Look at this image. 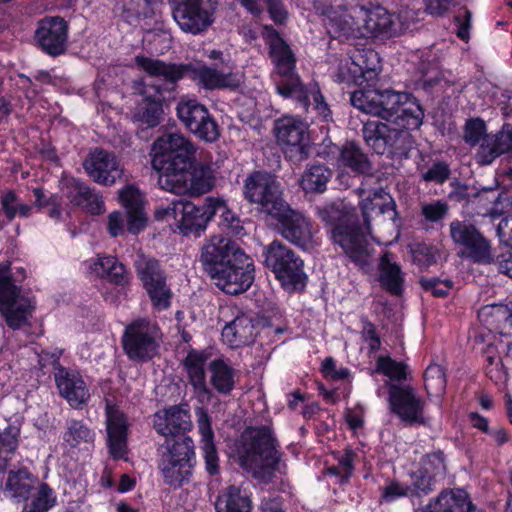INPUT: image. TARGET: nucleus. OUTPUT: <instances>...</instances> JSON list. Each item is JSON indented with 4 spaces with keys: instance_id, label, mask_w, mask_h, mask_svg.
Masks as SVG:
<instances>
[{
    "instance_id": "4c0bfd02",
    "label": "nucleus",
    "mask_w": 512,
    "mask_h": 512,
    "mask_svg": "<svg viewBox=\"0 0 512 512\" xmlns=\"http://www.w3.org/2000/svg\"><path fill=\"white\" fill-rule=\"evenodd\" d=\"M62 440L66 449H80L93 444L95 432L83 420L69 419L66 421Z\"/></svg>"
},
{
    "instance_id": "f257e3e1",
    "label": "nucleus",
    "mask_w": 512,
    "mask_h": 512,
    "mask_svg": "<svg viewBox=\"0 0 512 512\" xmlns=\"http://www.w3.org/2000/svg\"><path fill=\"white\" fill-rule=\"evenodd\" d=\"M360 208L365 225L358 224V217L352 206L342 201L316 207L318 217L332 226L330 236L333 244L338 245L349 259L361 269H366L372 262L368 235L373 216L388 215L394 221L397 215L396 203L383 188L366 191L359 188Z\"/></svg>"
},
{
    "instance_id": "3c124183",
    "label": "nucleus",
    "mask_w": 512,
    "mask_h": 512,
    "mask_svg": "<svg viewBox=\"0 0 512 512\" xmlns=\"http://www.w3.org/2000/svg\"><path fill=\"white\" fill-rule=\"evenodd\" d=\"M154 307L158 310L167 309L170 306L171 290L166 285V278L145 285Z\"/></svg>"
},
{
    "instance_id": "680f3d73",
    "label": "nucleus",
    "mask_w": 512,
    "mask_h": 512,
    "mask_svg": "<svg viewBox=\"0 0 512 512\" xmlns=\"http://www.w3.org/2000/svg\"><path fill=\"white\" fill-rule=\"evenodd\" d=\"M450 175L448 164L442 161L435 162L427 171L421 174V179L425 182L444 183Z\"/></svg>"
},
{
    "instance_id": "c9c22d12",
    "label": "nucleus",
    "mask_w": 512,
    "mask_h": 512,
    "mask_svg": "<svg viewBox=\"0 0 512 512\" xmlns=\"http://www.w3.org/2000/svg\"><path fill=\"white\" fill-rule=\"evenodd\" d=\"M424 512H473V505L464 490L442 491Z\"/></svg>"
},
{
    "instance_id": "9b49d317",
    "label": "nucleus",
    "mask_w": 512,
    "mask_h": 512,
    "mask_svg": "<svg viewBox=\"0 0 512 512\" xmlns=\"http://www.w3.org/2000/svg\"><path fill=\"white\" fill-rule=\"evenodd\" d=\"M264 256L266 267L271 269L283 287L296 289L304 286V262L293 250L274 240L264 248Z\"/></svg>"
},
{
    "instance_id": "9d476101",
    "label": "nucleus",
    "mask_w": 512,
    "mask_h": 512,
    "mask_svg": "<svg viewBox=\"0 0 512 512\" xmlns=\"http://www.w3.org/2000/svg\"><path fill=\"white\" fill-rule=\"evenodd\" d=\"M159 461V469L166 484L180 487L192 475L195 462L194 443L190 437L167 441Z\"/></svg>"
},
{
    "instance_id": "ea45409f",
    "label": "nucleus",
    "mask_w": 512,
    "mask_h": 512,
    "mask_svg": "<svg viewBox=\"0 0 512 512\" xmlns=\"http://www.w3.org/2000/svg\"><path fill=\"white\" fill-rule=\"evenodd\" d=\"M197 422L201 435V449L204 454L207 471L210 474H216L218 472V456L213 442L214 434L208 414L200 410L198 412Z\"/></svg>"
},
{
    "instance_id": "09e8293b",
    "label": "nucleus",
    "mask_w": 512,
    "mask_h": 512,
    "mask_svg": "<svg viewBox=\"0 0 512 512\" xmlns=\"http://www.w3.org/2000/svg\"><path fill=\"white\" fill-rule=\"evenodd\" d=\"M135 267L144 286L165 278L158 261L144 254L137 256Z\"/></svg>"
},
{
    "instance_id": "c756f323",
    "label": "nucleus",
    "mask_w": 512,
    "mask_h": 512,
    "mask_svg": "<svg viewBox=\"0 0 512 512\" xmlns=\"http://www.w3.org/2000/svg\"><path fill=\"white\" fill-rule=\"evenodd\" d=\"M505 153H512V126L509 124L504 125L498 133L486 138L476 152L475 160L480 165H488Z\"/></svg>"
},
{
    "instance_id": "a211bd4d",
    "label": "nucleus",
    "mask_w": 512,
    "mask_h": 512,
    "mask_svg": "<svg viewBox=\"0 0 512 512\" xmlns=\"http://www.w3.org/2000/svg\"><path fill=\"white\" fill-rule=\"evenodd\" d=\"M177 116L184 126L201 140L213 142L219 137V126L208 109L196 99L182 97L177 103Z\"/></svg>"
},
{
    "instance_id": "7ed1b4c3",
    "label": "nucleus",
    "mask_w": 512,
    "mask_h": 512,
    "mask_svg": "<svg viewBox=\"0 0 512 512\" xmlns=\"http://www.w3.org/2000/svg\"><path fill=\"white\" fill-rule=\"evenodd\" d=\"M200 262L214 284L226 294L247 291L255 278L253 260L235 242L222 235L206 240L200 251Z\"/></svg>"
},
{
    "instance_id": "473e14b6",
    "label": "nucleus",
    "mask_w": 512,
    "mask_h": 512,
    "mask_svg": "<svg viewBox=\"0 0 512 512\" xmlns=\"http://www.w3.org/2000/svg\"><path fill=\"white\" fill-rule=\"evenodd\" d=\"M478 318L491 332L500 335L512 333V308L507 305H486L479 310Z\"/></svg>"
},
{
    "instance_id": "393cba45",
    "label": "nucleus",
    "mask_w": 512,
    "mask_h": 512,
    "mask_svg": "<svg viewBox=\"0 0 512 512\" xmlns=\"http://www.w3.org/2000/svg\"><path fill=\"white\" fill-rule=\"evenodd\" d=\"M213 198H208L203 205L197 206L192 202L180 201L178 204L179 217L176 226L179 231L188 235L204 231L208 222L215 215Z\"/></svg>"
},
{
    "instance_id": "72a5a7b5",
    "label": "nucleus",
    "mask_w": 512,
    "mask_h": 512,
    "mask_svg": "<svg viewBox=\"0 0 512 512\" xmlns=\"http://www.w3.org/2000/svg\"><path fill=\"white\" fill-rule=\"evenodd\" d=\"M255 328L251 318L238 315L232 321L226 322L222 328V339L232 348L249 345L254 341Z\"/></svg>"
},
{
    "instance_id": "39448f33",
    "label": "nucleus",
    "mask_w": 512,
    "mask_h": 512,
    "mask_svg": "<svg viewBox=\"0 0 512 512\" xmlns=\"http://www.w3.org/2000/svg\"><path fill=\"white\" fill-rule=\"evenodd\" d=\"M350 102L366 114L381 117L387 122L396 121L401 127L419 128L424 117L416 99L405 92L360 89L351 93Z\"/></svg>"
},
{
    "instance_id": "7c9ffc66",
    "label": "nucleus",
    "mask_w": 512,
    "mask_h": 512,
    "mask_svg": "<svg viewBox=\"0 0 512 512\" xmlns=\"http://www.w3.org/2000/svg\"><path fill=\"white\" fill-rule=\"evenodd\" d=\"M142 102L138 105L135 118L148 127H156L163 114L160 88L145 85L141 90Z\"/></svg>"
},
{
    "instance_id": "e433bc0d",
    "label": "nucleus",
    "mask_w": 512,
    "mask_h": 512,
    "mask_svg": "<svg viewBox=\"0 0 512 512\" xmlns=\"http://www.w3.org/2000/svg\"><path fill=\"white\" fill-rule=\"evenodd\" d=\"M208 368L211 386L222 395L230 394L236 384V369L223 359L212 360Z\"/></svg>"
},
{
    "instance_id": "2f4dec72",
    "label": "nucleus",
    "mask_w": 512,
    "mask_h": 512,
    "mask_svg": "<svg viewBox=\"0 0 512 512\" xmlns=\"http://www.w3.org/2000/svg\"><path fill=\"white\" fill-rule=\"evenodd\" d=\"M37 478L26 468L11 470L2 486L4 497L15 502H24L28 499L31 491L36 487Z\"/></svg>"
},
{
    "instance_id": "f704fd0d",
    "label": "nucleus",
    "mask_w": 512,
    "mask_h": 512,
    "mask_svg": "<svg viewBox=\"0 0 512 512\" xmlns=\"http://www.w3.org/2000/svg\"><path fill=\"white\" fill-rule=\"evenodd\" d=\"M207 360V354L195 350L190 351L184 360L189 382L193 386L195 394L202 400L208 399L211 394L206 384L205 366Z\"/></svg>"
},
{
    "instance_id": "4d7b16f0",
    "label": "nucleus",
    "mask_w": 512,
    "mask_h": 512,
    "mask_svg": "<svg viewBox=\"0 0 512 512\" xmlns=\"http://www.w3.org/2000/svg\"><path fill=\"white\" fill-rule=\"evenodd\" d=\"M449 212V205L444 200H433L423 202L420 206L421 216L425 221L430 223H438L445 219Z\"/></svg>"
},
{
    "instance_id": "aec40b11",
    "label": "nucleus",
    "mask_w": 512,
    "mask_h": 512,
    "mask_svg": "<svg viewBox=\"0 0 512 512\" xmlns=\"http://www.w3.org/2000/svg\"><path fill=\"white\" fill-rule=\"evenodd\" d=\"M356 38H389L396 31V17L382 6L355 7Z\"/></svg>"
},
{
    "instance_id": "49530a36",
    "label": "nucleus",
    "mask_w": 512,
    "mask_h": 512,
    "mask_svg": "<svg viewBox=\"0 0 512 512\" xmlns=\"http://www.w3.org/2000/svg\"><path fill=\"white\" fill-rule=\"evenodd\" d=\"M215 214L220 215V226L228 234L240 236L244 234V227L240 218L232 212L224 200L213 198Z\"/></svg>"
},
{
    "instance_id": "20e7f679",
    "label": "nucleus",
    "mask_w": 512,
    "mask_h": 512,
    "mask_svg": "<svg viewBox=\"0 0 512 512\" xmlns=\"http://www.w3.org/2000/svg\"><path fill=\"white\" fill-rule=\"evenodd\" d=\"M270 57L275 65L276 91L285 98L296 99L304 108L314 109L324 120L330 117V110L317 84L305 87L295 73V56L289 45L276 33L269 36Z\"/></svg>"
},
{
    "instance_id": "8fccbe9b",
    "label": "nucleus",
    "mask_w": 512,
    "mask_h": 512,
    "mask_svg": "<svg viewBox=\"0 0 512 512\" xmlns=\"http://www.w3.org/2000/svg\"><path fill=\"white\" fill-rule=\"evenodd\" d=\"M492 134H487L486 124L481 118H471L467 120L464 129V140L470 146H478L477 151L484 144L486 138Z\"/></svg>"
},
{
    "instance_id": "6e6552de",
    "label": "nucleus",
    "mask_w": 512,
    "mask_h": 512,
    "mask_svg": "<svg viewBox=\"0 0 512 512\" xmlns=\"http://www.w3.org/2000/svg\"><path fill=\"white\" fill-rule=\"evenodd\" d=\"M416 128L401 127L396 121H372L364 125L363 136L369 147L377 154L390 157L407 155L413 140L410 131Z\"/></svg>"
},
{
    "instance_id": "de8ad7c7",
    "label": "nucleus",
    "mask_w": 512,
    "mask_h": 512,
    "mask_svg": "<svg viewBox=\"0 0 512 512\" xmlns=\"http://www.w3.org/2000/svg\"><path fill=\"white\" fill-rule=\"evenodd\" d=\"M0 205L1 212L6 216L9 222L16 216L28 217L32 210V206L23 203L12 190H7L1 194Z\"/></svg>"
},
{
    "instance_id": "2eb2a0df",
    "label": "nucleus",
    "mask_w": 512,
    "mask_h": 512,
    "mask_svg": "<svg viewBox=\"0 0 512 512\" xmlns=\"http://www.w3.org/2000/svg\"><path fill=\"white\" fill-rule=\"evenodd\" d=\"M379 69V57L374 50H355L348 58L339 62L334 79L347 85H362L374 81Z\"/></svg>"
},
{
    "instance_id": "338daca9",
    "label": "nucleus",
    "mask_w": 512,
    "mask_h": 512,
    "mask_svg": "<svg viewBox=\"0 0 512 512\" xmlns=\"http://www.w3.org/2000/svg\"><path fill=\"white\" fill-rule=\"evenodd\" d=\"M471 20L472 14L466 8L460 10L455 16V23L457 26L456 34L460 39L464 41H468L470 37L469 30L471 28Z\"/></svg>"
},
{
    "instance_id": "bb28decb",
    "label": "nucleus",
    "mask_w": 512,
    "mask_h": 512,
    "mask_svg": "<svg viewBox=\"0 0 512 512\" xmlns=\"http://www.w3.org/2000/svg\"><path fill=\"white\" fill-rule=\"evenodd\" d=\"M54 379L60 395L72 408H80L89 401V389L78 371L59 367Z\"/></svg>"
},
{
    "instance_id": "f03ea898",
    "label": "nucleus",
    "mask_w": 512,
    "mask_h": 512,
    "mask_svg": "<svg viewBox=\"0 0 512 512\" xmlns=\"http://www.w3.org/2000/svg\"><path fill=\"white\" fill-rule=\"evenodd\" d=\"M195 148L183 135L177 133L158 137L151 148V164L160 173L161 189L176 195L202 194L213 186L209 166H192Z\"/></svg>"
},
{
    "instance_id": "864d4df0",
    "label": "nucleus",
    "mask_w": 512,
    "mask_h": 512,
    "mask_svg": "<svg viewBox=\"0 0 512 512\" xmlns=\"http://www.w3.org/2000/svg\"><path fill=\"white\" fill-rule=\"evenodd\" d=\"M424 473L430 474L435 479L443 480L447 473V466L443 452L436 451L425 455L421 461Z\"/></svg>"
},
{
    "instance_id": "a878e982",
    "label": "nucleus",
    "mask_w": 512,
    "mask_h": 512,
    "mask_svg": "<svg viewBox=\"0 0 512 512\" xmlns=\"http://www.w3.org/2000/svg\"><path fill=\"white\" fill-rule=\"evenodd\" d=\"M106 431L110 455L122 459L127 454L128 423L125 415L110 402H106Z\"/></svg>"
},
{
    "instance_id": "79ce46f5",
    "label": "nucleus",
    "mask_w": 512,
    "mask_h": 512,
    "mask_svg": "<svg viewBox=\"0 0 512 512\" xmlns=\"http://www.w3.org/2000/svg\"><path fill=\"white\" fill-rule=\"evenodd\" d=\"M379 281L391 294L400 295L403 290V275L400 266L392 261L391 255L385 253L379 263Z\"/></svg>"
},
{
    "instance_id": "4be33fe9",
    "label": "nucleus",
    "mask_w": 512,
    "mask_h": 512,
    "mask_svg": "<svg viewBox=\"0 0 512 512\" xmlns=\"http://www.w3.org/2000/svg\"><path fill=\"white\" fill-rule=\"evenodd\" d=\"M274 219L279 222L281 234L286 240L304 250L314 247L312 224L302 213L291 209L288 205L287 211L274 217Z\"/></svg>"
},
{
    "instance_id": "bf43d9fd",
    "label": "nucleus",
    "mask_w": 512,
    "mask_h": 512,
    "mask_svg": "<svg viewBox=\"0 0 512 512\" xmlns=\"http://www.w3.org/2000/svg\"><path fill=\"white\" fill-rule=\"evenodd\" d=\"M56 496L53 490L46 484H41L32 501L29 512H47L55 504Z\"/></svg>"
},
{
    "instance_id": "f3484780",
    "label": "nucleus",
    "mask_w": 512,
    "mask_h": 512,
    "mask_svg": "<svg viewBox=\"0 0 512 512\" xmlns=\"http://www.w3.org/2000/svg\"><path fill=\"white\" fill-rule=\"evenodd\" d=\"M449 232L453 243L464 248L463 256L479 264L492 262L490 242L475 225L456 219L449 224Z\"/></svg>"
},
{
    "instance_id": "6ab92c4d",
    "label": "nucleus",
    "mask_w": 512,
    "mask_h": 512,
    "mask_svg": "<svg viewBox=\"0 0 512 512\" xmlns=\"http://www.w3.org/2000/svg\"><path fill=\"white\" fill-rule=\"evenodd\" d=\"M389 406L406 425H425V402L410 385L391 384L388 390Z\"/></svg>"
},
{
    "instance_id": "c85d7f7f",
    "label": "nucleus",
    "mask_w": 512,
    "mask_h": 512,
    "mask_svg": "<svg viewBox=\"0 0 512 512\" xmlns=\"http://www.w3.org/2000/svg\"><path fill=\"white\" fill-rule=\"evenodd\" d=\"M323 22L332 37H355L357 21L355 7L347 11L342 5L329 6L323 12Z\"/></svg>"
},
{
    "instance_id": "e2e57ef3",
    "label": "nucleus",
    "mask_w": 512,
    "mask_h": 512,
    "mask_svg": "<svg viewBox=\"0 0 512 512\" xmlns=\"http://www.w3.org/2000/svg\"><path fill=\"white\" fill-rule=\"evenodd\" d=\"M127 230L132 234H138L147 225V215L143 208L126 211Z\"/></svg>"
},
{
    "instance_id": "a18cd8bd",
    "label": "nucleus",
    "mask_w": 512,
    "mask_h": 512,
    "mask_svg": "<svg viewBox=\"0 0 512 512\" xmlns=\"http://www.w3.org/2000/svg\"><path fill=\"white\" fill-rule=\"evenodd\" d=\"M331 177V171L323 165H312L301 178V186L308 192H323Z\"/></svg>"
},
{
    "instance_id": "f8f14e48",
    "label": "nucleus",
    "mask_w": 512,
    "mask_h": 512,
    "mask_svg": "<svg viewBox=\"0 0 512 512\" xmlns=\"http://www.w3.org/2000/svg\"><path fill=\"white\" fill-rule=\"evenodd\" d=\"M31 299L12 279L9 264H0V313L10 328L24 325L31 316Z\"/></svg>"
},
{
    "instance_id": "423d86ee",
    "label": "nucleus",
    "mask_w": 512,
    "mask_h": 512,
    "mask_svg": "<svg viewBox=\"0 0 512 512\" xmlns=\"http://www.w3.org/2000/svg\"><path fill=\"white\" fill-rule=\"evenodd\" d=\"M136 65L148 75L174 83L191 73L198 84L206 89L237 88L243 81L240 71L223 72L208 66L193 68L191 65L165 63L159 59L136 56Z\"/></svg>"
},
{
    "instance_id": "37998d69",
    "label": "nucleus",
    "mask_w": 512,
    "mask_h": 512,
    "mask_svg": "<svg viewBox=\"0 0 512 512\" xmlns=\"http://www.w3.org/2000/svg\"><path fill=\"white\" fill-rule=\"evenodd\" d=\"M338 164L340 166L349 167L357 173H367L370 171V162L367 156L353 142L345 143L340 149Z\"/></svg>"
},
{
    "instance_id": "dca6fc26",
    "label": "nucleus",
    "mask_w": 512,
    "mask_h": 512,
    "mask_svg": "<svg viewBox=\"0 0 512 512\" xmlns=\"http://www.w3.org/2000/svg\"><path fill=\"white\" fill-rule=\"evenodd\" d=\"M277 142L291 159L297 161L308 157L310 137L308 124L298 116H284L275 122Z\"/></svg>"
},
{
    "instance_id": "412c9836",
    "label": "nucleus",
    "mask_w": 512,
    "mask_h": 512,
    "mask_svg": "<svg viewBox=\"0 0 512 512\" xmlns=\"http://www.w3.org/2000/svg\"><path fill=\"white\" fill-rule=\"evenodd\" d=\"M153 428L167 441L187 437L186 432L192 428L191 414L187 404L173 405L158 410L153 414Z\"/></svg>"
},
{
    "instance_id": "052dcab7",
    "label": "nucleus",
    "mask_w": 512,
    "mask_h": 512,
    "mask_svg": "<svg viewBox=\"0 0 512 512\" xmlns=\"http://www.w3.org/2000/svg\"><path fill=\"white\" fill-rule=\"evenodd\" d=\"M414 262L420 267H428L436 262L438 250L435 246L427 244H417L412 249Z\"/></svg>"
},
{
    "instance_id": "cd10ccee",
    "label": "nucleus",
    "mask_w": 512,
    "mask_h": 512,
    "mask_svg": "<svg viewBox=\"0 0 512 512\" xmlns=\"http://www.w3.org/2000/svg\"><path fill=\"white\" fill-rule=\"evenodd\" d=\"M63 192L71 204L82 207L91 214H100L105 211L102 197L75 178L66 179L63 182Z\"/></svg>"
},
{
    "instance_id": "ddd939ff",
    "label": "nucleus",
    "mask_w": 512,
    "mask_h": 512,
    "mask_svg": "<svg viewBox=\"0 0 512 512\" xmlns=\"http://www.w3.org/2000/svg\"><path fill=\"white\" fill-rule=\"evenodd\" d=\"M162 338L158 324L146 318H138L126 326L123 335V349L133 361L152 359Z\"/></svg>"
},
{
    "instance_id": "69168bd1",
    "label": "nucleus",
    "mask_w": 512,
    "mask_h": 512,
    "mask_svg": "<svg viewBox=\"0 0 512 512\" xmlns=\"http://www.w3.org/2000/svg\"><path fill=\"white\" fill-rule=\"evenodd\" d=\"M409 487L397 481H392L381 489V500L387 503L407 496Z\"/></svg>"
},
{
    "instance_id": "1a4fd4ad",
    "label": "nucleus",
    "mask_w": 512,
    "mask_h": 512,
    "mask_svg": "<svg viewBox=\"0 0 512 512\" xmlns=\"http://www.w3.org/2000/svg\"><path fill=\"white\" fill-rule=\"evenodd\" d=\"M244 196L257 209L272 218L282 215L288 209L283 191L276 177L266 172H254L244 183Z\"/></svg>"
},
{
    "instance_id": "58836bf2",
    "label": "nucleus",
    "mask_w": 512,
    "mask_h": 512,
    "mask_svg": "<svg viewBox=\"0 0 512 512\" xmlns=\"http://www.w3.org/2000/svg\"><path fill=\"white\" fill-rule=\"evenodd\" d=\"M91 274L101 278H108L117 285L127 282V273L124 265L112 256L98 257L86 262Z\"/></svg>"
},
{
    "instance_id": "0e129e2a",
    "label": "nucleus",
    "mask_w": 512,
    "mask_h": 512,
    "mask_svg": "<svg viewBox=\"0 0 512 512\" xmlns=\"http://www.w3.org/2000/svg\"><path fill=\"white\" fill-rule=\"evenodd\" d=\"M438 481V479H435L430 474L424 473L422 468H419V470L412 475V486L419 494H427L432 491L433 486Z\"/></svg>"
},
{
    "instance_id": "603ef678",
    "label": "nucleus",
    "mask_w": 512,
    "mask_h": 512,
    "mask_svg": "<svg viewBox=\"0 0 512 512\" xmlns=\"http://www.w3.org/2000/svg\"><path fill=\"white\" fill-rule=\"evenodd\" d=\"M376 371L393 381L405 380L407 377V366L403 362L393 360L389 356H379L377 358Z\"/></svg>"
},
{
    "instance_id": "b1692460",
    "label": "nucleus",
    "mask_w": 512,
    "mask_h": 512,
    "mask_svg": "<svg viewBox=\"0 0 512 512\" xmlns=\"http://www.w3.org/2000/svg\"><path fill=\"white\" fill-rule=\"evenodd\" d=\"M83 167L95 182L104 185L114 184L123 173L116 156L100 148L90 152Z\"/></svg>"
},
{
    "instance_id": "13d9d810",
    "label": "nucleus",
    "mask_w": 512,
    "mask_h": 512,
    "mask_svg": "<svg viewBox=\"0 0 512 512\" xmlns=\"http://www.w3.org/2000/svg\"><path fill=\"white\" fill-rule=\"evenodd\" d=\"M119 201L126 211L144 207V196L135 185H127L119 193Z\"/></svg>"
},
{
    "instance_id": "0eeeda50",
    "label": "nucleus",
    "mask_w": 512,
    "mask_h": 512,
    "mask_svg": "<svg viewBox=\"0 0 512 512\" xmlns=\"http://www.w3.org/2000/svg\"><path fill=\"white\" fill-rule=\"evenodd\" d=\"M240 465L263 483L272 480L279 462L276 441L266 427L246 429L237 449Z\"/></svg>"
},
{
    "instance_id": "774afa93",
    "label": "nucleus",
    "mask_w": 512,
    "mask_h": 512,
    "mask_svg": "<svg viewBox=\"0 0 512 512\" xmlns=\"http://www.w3.org/2000/svg\"><path fill=\"white\" fill-rule=\"evenodd\" d=\"M321 371L325 377L333 380H344L349 376V370L344 367L337 368L332 357H327L322 362Z\"/></svg>"
},
{
    "instance_id": "4468645a",
    "label": "nucleus",
    "mask_w": 512,
    "mask_h": 512,
    "mask_svg": "<svg viewBox=\"0 0 512 512\" xmlns=\"http://www.w3.org/2000/svg\"><path fill=\"white\" fill-rule=\"evenodd\" d=\"M173 18L184 32L199 34L214 22L218 0H171Z\"/></svg>"
},
{
    "instance_id": "c03bdc74",
    "label": "nucleus",
    "mask_w": 512,
    "mask_h": 512,
    "mask_svg": "<svg viewBox=\"0 0 512 512\" xmlns=\"http://www.w3.org/2000/svg\"><path fill=\"white\" fill-rule=\"evenodd\" d=\"M19 429L9 426L0 432V471H5L18 448Z\"/></svg>"
},
{
    "instance_id": "a19ab883",
    "label": "nucleus",
    "mask_w": 512,
    "mask_h": 512,
    "mask_svg": "<svg viewBox=\"0 0 512 512\" xmlns=\"http://www.w3.org/2000/svg\"><path fill=\"white\" fill-rule=\"evenodd\" d=\"M217 512H251L250 495L237 486L223 490L216 501Z\"/></svg>"
},
{
    "instance_id": "5701e85b",
    "label": "nucleus",
    "mask_w": 512,
    "mask_h": 512,
    "mask_svg": "<svg viewBox=\"0 0 512 512\" xmlns=\"http://www.w3.org/2000/svg\"><path fill=\"white\" fill-rule=\"evenodd\" d=\"M35 39L44 52L58 56L66 49L68 24L59 16L45 17L38 23Z\"/></svg>"
},
{
    "instance_id": "5fc2aeb1",
    "label": "nucleus",
    "mask_w": 512,
    "mask_h": 512,
    "mask_svg": "<svg viewBox=\"0 0 512 512\" xmlns=\"http://www.w3.org/2000/svg\"><path fill=\"white\" fill-rule=\"evenodd\" d=\"M356 454L351 449H345L337 456L338 464L328 469V473L340 478L341 482L347 481L354 470Z\"/></svg>"
},
{
    "instance_id": "6e6d98bb",
    "label": "nucleus",
    "mask_w": 512,
    "mask_h": 512,
    "mask_svg": "<svg viewBox=\"0 0 512 512\" xmlns=\"http://www.w3.org/2000/svg\"><path fill=\"white\" fill-rule=\"evenodd\" d=\"M424 382L429 394L443 392L446 386V377L442 366L438 364L429 365L424 373Z\"/></svg>"
}]
</instances>
